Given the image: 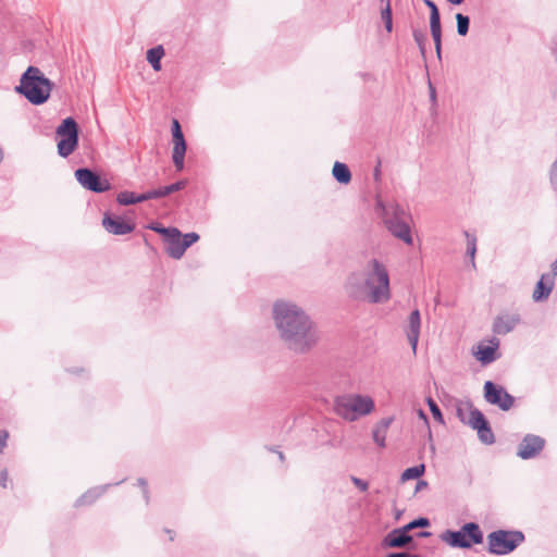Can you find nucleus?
<instances>
[{"instance_id": "nucleus-1", "label": "nucleus", "mask_w": 557, "mask_h": 557, "mask_svg": "<svg viewBox=\"0 0 557 557\" xmlns=\"http://www.w3.org/2000/svg\"><path fill=\"white\" fill-rule=\"evenodd\" d=\"M272 317L278 338L295 354L311 351L321 339L317 323L293 301L276 300L273 304Z\"/></svg>"}, {"instance_id": "nucleus-2", "label": "nucleus", "mask_w": 557, "mask_h": 557, "mask_svg": "<svg viewBox=\"0 0 557 557\" xmlns=\"http://www.w3.org/2000/svg\"><path fill=\"white\" fill-rule=\"evenodd\" d=\"M349 297L382 304L391 298L389 276L383 263L370 260L362 272L351 274L346 283Z\"/></svg>"}, {"instance_id": "nucleus-3", "label": "nucleus", "mask_w": 557, "mask_h": 557, "mask_svg": "<svg viewBox=\"0 0 557 557\" xmlns=\"http://www.w3.org/2000/svg\"><path fill=\"white\" fill-rule=\"evenodd\" d=\"M54 84L45 76L39 67L28 66L20 78L15 91L24 96L32 104L40 106L48 101Z\"/></svg>"}, {"instance_id": "nucleus-4", "label": "nucleus", "mask_w": 557, "mask_h": 557, "mask_svg": "<svg viewBox=\"0 0 557 557\" xmlns=\"http://www.w3.org/2000/svg\"><path fill=\"white\" fill-rule=\"evenodd\" d=\"M373 409L374 401L370 396L344 394L334 399L335 413L349 422L371 413Z\"/></svg>"}, {"instance_id": "nucleus-5", "label": "nucleus", "mask_w": 557, "mask_h": 557, "mask_svg": "<svg viewBox=\"0 0 557 557\" xmlns=\"http://www.w3.org/2000/svg\"><path fill=\"white\" fill-rule=\"evenodd\" d=\"M376 208L381 210L384 223L388 231L406 244H412L409 225L404 220L405 211L398 205L386 207L381 199L376 200Z\"/></svg>"}, {"instance_id": "nucleus-6", "label": "nucleus", "mask_w": 557, "mask_h": 557, "mask_svg": "<svg viewBox=\"0 0 557 557\" xmlns=\"http://www.w3.org/2000/svg\"><path fill=\"white\" fill-rule=\"evenodd\" d=\"M443 542L451 547L470 548L483 542V532L475 522L465 523L458 531L446 530L441 534Z\"/></svg>"}, {"instance_id": "nucleus-7", "label": "nucleus", "mask_w": 557, "mask_h": 557, "mask_svg": "<svg viewBox=\"0 0 557 557\" xmlns=\"http://www.w3.org/2000/svg\"><path fill=\"white\" fill-rule=\"evenodd\" d=\"M523 532L497 530L487 535V550L493 555H507L524 542Z\"/></svg>"}, {"instance_id": "nucleus-8", "label": "nucleus", "mask_w": 557, "mask_h": 557, "mask_svg": "<svg viewBox=\"0 0 557 557\" xmlns=\"http://www.w3.org/2000/svg\"><path fill=\"white\" fill-rule=\"evenodd\" d=\"M78 125L73 117L64 119L57 127L55 134L60 137L58 143V153L62 158H67L78 146Z\"/></svg>"}, {"instance_id": "nucleus-9", "label": "nucleus", "mask_w": 557, "mask_h": 557, "mask_svg": "<svg viewBox=\"0 0 557 557\" xmlns=\"http://www.w3.org/2000/svg\"><path fill=\"white\" fill-rule=\"evenodd\" d=\"M470 408V417L468 420L463 417L462 408L457 409L458 418L466 424L470 425L472 429L478 431V436L480 441L484 444L491 445L495 442V437L493 431L490 426L488 421L485 419L484 414L476 408H472L469 404Z\"/></svg>"}, {"instance_id": "nucleus-10", "label": "nucleus", "mask_w": 557, "mask_h": 557, "mask_svg": "<svg viewBox=\"0 0 557 557\" xmlns=\"http://www.w3.org/2000/svg\"><path fill=\"white\" fill-rule=\"evenodd\" d=\"M484 398L485 400L499 409L507 411L515 403L513 396H511L503 386L486 381L484 384Z\"/></svg>"}, {"instance_id": "nucleus-11", "label": "nucleus", "mask_w": 557, "mask_h": 557, "mask_svg": "<svg viewBox=\"0 0 557 557\" xmlns=\"http://www.w3.org/2000/svg\"><path fill=\"white\" fill-rule=\"evenodd\" d=\"M77 182L86 189L94 193H103L111 188L107 180H102L96 172L88 168H81L75 171Z\"/></svg>"}, {"instance_id": "nucleus-12", "label": "nucleus", "mask_w": 557, "mask_h": 557, "mask_svg": "<svg viewBox=\"0 0 557 557\" xmlns=\"http://www.w3.org/2000/svg\"><path fill=\"white\" fill-rule=\"evenodd\" d=\"M424 4L430 9V30L434 41L437 58H442V26L441 15L437 5L432 0H423Z\"/></svg>"}, {"instance_id": "nucleus-13", "label": "nucleus", "mask_w": 557, "mask_h": 557, "mask_svg": "<svg viewBox=\"0 0 557 557\" xmlns=\"http://www.w3.org/2000/svg\"><path fill=\"white\" fill-rule=\"evenodd\" d=\"M545 446V440L539 435L527 434L518 446L517 456L523 460L537 456Z\"/></svg>"}, {"instance_id": "nucleus-14", "label": "nucleus", "mask_w": 557, "mask_h": 557, "mask_svg": "<svg viewBox=\"0 0 557 557\" xmlns=\"http://www.w3.org/2000/svg\"><path fill=\"white\" fill-rule=\"evenodd\" d=\"M421 329V315L418 309H414L408 317V323L406 325L405 332L408 338V342L412 348L413 355L417 354V346L420 336Z\"/></svg>"}, {"instance_id": "nucleus-15", "label": "nucleus", "mask_w": 557, "mask_h": 557, "mask_svg": "<svg viewBox=\"0 0 557 557\" xmlns=\"http://www.w3.org/2000/svg\"><path fill=\"white\" fill-rule=\"evenodd\" d=\"M521 319L518 313H502L494 319L493 332L497 335H506L510 333Z\"/></svg>"}, {"instance_id": "nucleus-16", "label": "nucleus", "mask_w": 557, "mask_h": 557, "mask_svg": "<svg viewBox=\"0 0 557 557\" xmlns=\"http://www.w3.org/2000/svg\"><path fill=\"white\" fill-rule=\"evenodd\" d=\"M102 225L107 232L114 235H126L133 232L134 225L117 216L106 213Z\"/></svg>"}, {"instance_id": "nucleus-17", "label": "nucleus", "mask_w": 557, "mask_h": 557, "mask_svg": "<svg viewBox=\"0 0 557 557\" xmlns=\"http://www.w3.org/2000/svg\"><path fill=\"white\" fill-rule=\"evenodd\" d=\"M412 541V536L404 528L394 529L382 541L384 548H401Z\"/></svg>"}, {"instance_id": "nucleus-18", "label": "nucleus", "mask_w": 557, "mask_h": 557, "mask_svg": "<svg viewBox=\"0 0 557 557\" xmlns=\"http://www.w3.org/2000/svg\"><path fill=\"white\" fill-rule=\"evenodd\" d=\"M165 251L166 253L174 258L181 259L186 250L185 245L182 240V234L176 228V232L172 233L165 240Z\"/></svg>"}, {"instance_id": "nucleus-19", "label": "nucleus", "mask_w": 557, "mask_h": 557, "mask_svg": "<svg viewBox=\"0 0 557 557\" xmlns=\"http://www.w3.org/2000/svg\"><path fill=\"white\" fill-rule=\"evenodd\" d=\"M393 420H394L393 417H387V418L381 419L375 424V426L372 431L373 442L381 448H384L386 446L385 438H386L387 430L389 429Z\"/></svg>"}, {"instance_id": "nucleus-20", "label": "nucleus", "mask_w": 557, "mask_h": 557, "mask_svg": "<svg viewBox=\"0 0 557 557\" xmlns=\"http://www.w3.org/2000/svg\"><path fill=\"white\" fill-rule=\"evenodd\" d=\"M546 278H549V276L542 275L541 280L537 282L532 295L534 301H543L549 297L554 287V283L552 280H549V282L546 283Z\"/></svg>"}, {"instance_id": "nucleus-21", "label": "nucleus", "mask_w": 557, "mask_h": 557, "mask_svg": "<svg viewBox=\"0 0 557 557\" xmlns=\"http://www.w3.org/2000/svg\"><path fill=\"white\" fill-rule=\"evenodd\" d=\"M493 346H480L475 352L476 359L482 364H488L496 359V349L498 348V341L495 339Z\"/></svg>"}, {"instance_id": "nucleus-22", "label": "nucleus", "mask_w": 557, "mask_h": 557, "mask_svg": "<svg viewBox=\"0 0 557 557\" xmlns=\"http://www.w3.org/2000/svg\"><path fill=\"white\" fill-rule=\"evenodd\" d=\"M108 485L96 486L88 490L85 494H83L77 500L76 506H84L92 504L97 498H99L108 488Z\"/></svg>"}, {"instance_id": "nucleus-23", "label": "nucleus", "mask_w": 557, "mask_h": 557, "mask_svg": "<svg viewBox=\"0 0 557 557\" xmlns=\"http://www.w3.org/2000/svg\"><path fill=\"white\" fill-rule=\"evenodd\" d=\"M332 174L341 184H348L351 181L350 170L345 163L336 161L333 165Z\"/></svg>"}, {"instance_id": "nucleus-24", "label": "nucleus", "mask_w": 557, "mask_h": 557, "mask_svg": "<svg viewBox=\"0 0 557 557\" xmlns=\"http://www.w3.org/2000/svg\"><path fill=\"white\" fill-rule=\"evenodd\" d=\"M164 55L162 46H157L147 51V61L150 63L154 71L161 70V59Z\"/></svg>"}, {"instance_id": "nucleus-25", "label": "nucleus", "mask_w": 557, "mask_h": 557, "mask_svg": "<svg viewBox=\"0 0 557 557\" xmlns=\"http://www.w3.org/2000/svg\"><path fill=\"white\" fill-rule=\"evenodd\" d=\"M186 149V143L173 145L172 160L177 171H182L184 168Z\"/></svg>"}, {"instance_id": "nucleus-26", "label": "nucleus", "mask_w": 557, "mask_h": 557, "mask_svg": "<svg viewBox=\"0 0 557 557\" xmlns=\"http://www.w3.org/2000/svg\"><path fill=\"white\" fill-rule=\"evenodd\" d=\"M424 472H425V465L424 463H420L418 466L407 468L401 473L400 480L403 482H406V481H409V480L419 479L420 476H422L424 474Z\"/></svg>"}, {"instance_id": "nucleus-27", "label": "nucleus", "mask_w": 557, "mask_h": 557, "mask_svg": "<svg viewBox=\"0 0 557 557\" xmlns=\"http://www.w3.org/2000/svg\"><path fill=\"white\" fill-rule=\"evenodd\" d=\"M463 235L467 239V256L471 259V264L473 268H475V253H476V236L474 234H471L468 231L463 232Z\"/></svg>"}, {"instance_id": "nucleus-28", "label": "nucleus", "mask_w": 557, "mask_h": 557, "mask_svg": "<svg viewBox=\"0 0 557 557\" xmlns=\"http://www.w3.org/2000/svg\"><path fill=\"white\" fill-rule=\"evenodd\" d=\"M457 33L459 36H466L469 32L470 18L462 13L456 14Z\"/></svg>"}, {"instance_id": "nucleus-29", "label": "nucleus", "mask_w": 557, "mask_h": 557, "mask_svg": "<svg viewBox=\"0 0 557 557\" xmlns=\"http://www.w3.org/2000/svg\"><path fill=\"white\" fill-rule=\"evenodd\" d=\"M381 17L384 22L385 29L391 33L393 29V20H392V7H391V0H387V4L385 8L381 11Z\"/></svg>"}, {"instance_id": "nucleus-30", "label": "nucleus", "mask_w": 557, "mask_h": 557, "mask_svg": "<svg viewBox=\"0 0 557 557\" xmlns=\"http://www.w3.org/2000/svg\"><path fill=\"white\" fill-rule=\"evenodd\" d=\"M116 201L121 206H131L135 205V193L124 190L117 194Z\"/></svg>"}, {"instance_id": "nucleus-31", "label": "nucleus", "mask_w": 557, "mask_h": 557, "mask_svg": "<svg viewBox=\"0 0 557 557\" xmlns=\"http://www.w3.org/2000/svg\"><path fill=\"white\" fill-rule=\"evenodd\" d=\"M412 36H413L416 44L418 45V47L420 49L421 54L424 55L425 54L426 34L423 30L413 29Z\"/></svg>"}, {"instance_id": "nucleus-32", "label": "nucleus", "mask_w": 557, "mask_h": 557, "mask_svg": "<svg viewBox=\"0 0 557 557\" xmlns=\"http://www.w3.org/2000/svg\"><path fill=\"white\" fill-rule=\"evenodd\" d=\"M426 403H428V406L430 408V411L433 416V418L438 421L440 423H444V417H443V413L440 409V407L437 406V404L434 401L433 398L429 397L426 399Z\"/></svg>"}, {"instance_id": "nucleus-33", "label": "nucleus", "mask_w": 557, "mask_h": 557, "mask_svg": "<svg viewBox=\"0 0 557 557\" xmlns=\"http://www.w3.org/2000/svg\"><path fill=\"white\" fill-rule=\"evenodd\" d=\"M430 525V521L428 518H418L409 522L408 524L404 525L403 528L409 533V531L416 529V528H426Z\"/></svg>"}, {"instance_id": "nucleus-34", "label": "nucleus", "mask_w": 557, "mask_h": 557, "mask_svg": "<svg viewBox=\"0 0 557 557\" xmlns=\"http://www.w3.org/2000/svg\"><path fill=\"white\" fill-rule=\"evenodd\" d=\"M152 231L163 236V239L165 240L172 233L176 232V227H164L161 224H152L150 226Z\"/></svg>"}, {"instance_id": "nucleus-35", "label": "nucleus", "mask_w": 557, "mask_h": 557, "mask_svg": "<svg viewBox=\"0 0 557 557\" xmlns=\"http://www.w3.org/2000/svg\"><path fill=\"white\" fill-rule=\"evenodd\" d=\"M185 186H186V181L175 182V183H173L171 185L162 187L163 195L164 196H169V195H171V194H173L175 191H178V190L183 189Z\"/></svg>"}, {"instance_id": "nucleus-36", "label": "nucleus", "mask_w": 557, "mask_h": 557, "mask_svg": "<svg viewBox=\"0 0 557 557\" xmlns=\"http://www.w3.org/2000/svg\"><path fill=\"white\" fill-rule=\"evenodd\" d=\"M198 239L199 235L194 232L185 234L182 238L186 249L190 247L194 243H196Z\"/></svg>"}, {"instance_id": "nucleus-37", "label": "nucleus", "mask_w": 557, "mask_h": 557, "mask_svg": "<svg viewBox=\"0 0 557 557\" xmlns=\"http://www.w3.org/2000/svg\"><path fill=\"white\" fill-rule=\"evenodd\" d=\"M351 482L358 487L360 491L366 492L369 487L368 483L357 476H351Z\"/></svg>"}, {"instance_id": "nucleus-38", "label": "nucleus", "mask_w": 557, "mask_h": 557, "mask_svg": "<svg viewBox=\"0 0 557 557\" xmlns=\"http://www.w3.org/2000/svg\"><path fill=\"white\" fill-rule=\"evenodd\" d=\"M148 194V199H157V198H162V197H165L163 195V189L162 187L158 188V189H152V190H149L147 191Z\"/></svg>"}, {"instance_id": "nucleus-39", "label": "nucleus", "mask_w": 557, "mask_h": 557, "mask_svg": "<svg viewBox=\"0 0 557 557\" xmlns=\"http://www.w3.org/2000/svg\"><path fill=\"white\" fill-rule=\"evenodd\" d=\"M550 182L553 185H555L557 183V159L552 164V168H550Z\"/></svg>"}, {"instance_id": "nucleus-40", "label": "nucleus", "mask_w": 557, "mask_h": 557, "mask_svg": "<svg viewBox=\"0 0 557 557\" xmlns=\"http://www.w3.org/2000/svg\"><path fill=\"white\" fill-rule=\"evenodd\" d=\"M182 133L183 132H182L180 122L176 119H174L172 121V135H175V134L177 135V134H182Z\"/></svg>"}, {"instance_id": "nucleus-41", "label": "nucleus", "mask_w": 557, "mask_h": 557, "mask_svg": "<svg viewBox=\"0 0 557 557\" xmlns=\"http://www.w3.org/2000/svg\"><path fill=\"white\" fill-rule=\"evenodd\" d=\"M373 178L375 182L381 181V161L377 162V165L375 166L373 171Z\"/></svg>"}, {"instance_id": "nucleus-42", "label": "nucleus", "mask_w": 557, "mask_h": 557, "mask_svg": "<svg viewBox=\"0 0 557 557\" xmlns=\"http://www.w3.org/2000/svg\"><path fill=\"white\" fill-rule=\"evenodd\" d=\"M7 482H8V471L7 470H2L0 472V485L2 487H7Z\"/></svg>"}, {"instance_id": "nucleus-43", "label": "nucleus", "mask_w": 557, "mask_h": 557, "mask_svg": "<svg viewBox=\"0 0 557 557\" xmlns=\"http://www.w3.org/2000/svg\"><path fill=\"white\" fill-rule=\"evenodd\" d=\"M138 484L143 487L145 499L148 502L147 482L145 479H138Z\"/></svg>"}, {"instance_id": "nucleus-44", "label": "nucleus", "mask_w": 557, "mask_h": 557, "mask_svg": "<svg viewBox=\"0 0 557 557\" xmlns=\"http://www.w3.org/2000/svg\"><path fill=\"white\" fill-rule=\"evenodd\" d=\"M387 557H419L418 555L400 552V553H392L387 555Z\"/></svg>"}, {"instance_id": "nucleus-45", "label": "nucleus", "mask_w": 557, "mask_h": 557, "mask_svg": "<svg viewBox=\"0 0 557 557\" xmlns=\"http://www.w3.org/2000/svg\"><path fill=\"white\" fill-rule=\"evenodd\" d=\"M172 139H173V145L186 143L183 133L182 134H177V135L176 134L172 135Z\"/></svg>"}, {"instance_id": "nucleus-46", "label": "nucleus", "mask_w": 557, "mask_h": 557, "mask_svg": "<svg viewBox=\"0 0 557 557\" xmlns=\"http://www.w3.org/2000/svg\"><path fill=\"white\" fill-rule=\"evenodd\" d=\"M146 200H149L147 193H144V194H140V195H136L135 194V203L144 202Z\"/></svg>"}, {"instance_id": "nucleus-47", "label": "nucleus", "mask_w": 557, "mask_h": 557, "mask_svg": "<svg viewBox=\"0 0 557 557\" xmlns=\"http://www.w3.org/2000/svg\"><path fill=\"white\" fill-rule=\"evenodd\" d=\"M426 486H428V482L420 480V481H418V483L416 485V492L421 491L422 488H425Z\"/></svg>"}, {"instance_id": "nucleus-48", "label": "nucleus", "mask_w": 557, "mask_h": 557, "mask_svg": "<svg viewBox=\"0 0 557 557\" xmlns=\"http://www.w3.org/2000/svg\"><path fill=\"white\" fill-rule=\"evenodd\" d=\"M430 97L432 101H435L436 94L434 87L430 84Z\"/></svg>"}, {"instance_id": "nucleus-49", "label": "nucleus", "mask_w": 557, "mask_h": 557, "mask_svg": "<svg viewBox=\"0 0 557 557\" xmlns=\"http://www.w3.org/2000/svg\"><path fill=\"white\" fill-rule=\"evenodd\" d=\"M418 414H419V417H420V418H421L425 423H428V416L425 414V412H424L422 409H420V410L418 411Z\"/></svg>"}, {"instance_id": "nucleus-50", "label": "nucleus", "mask_w": 557, "mask_h": 557, "mask_svg": "<svg viewBox=\"0 0 557 557\" xmlns=\"http://www.w3.org/2000/svg\"><path fill=\"white\" fill-rule=\"evenodd\" d=\"M447 2H449L450 4H454V5H459L461 4L465 0H446Z\"/></svg>"}, {"instance_id": "nucleus-51", "label": "nucleus", "mask_w": 557, "mask_h": 557, "mask_svg": "<svg viewBox=\"0 0 557 557\" xmlns=\"http://www.w3.org/2000/svg\"><path fill=\"white\" fill-rule=\"evenodd\" d=\"M430 534H431L430 532L421 531V532L419 533V536H421V537H426V536H429Z\"/></svg>"}, {"instance_id": "nucleus-52", "label": "nucleus", "mask_w": 557, "mask_h": 557, "mask_svg": "<svg viewBox=\"0 0 557 557\" xmlns=\"http://www.w3.org/2000/svg\"><path fill=\"white\" fill-rule=\"evenodd\" d=\"M552 268H553V272H554V274H557V259H556V260H555V262L553 263Z\"/></svg>"}, {"instance_id": "nucleus-53", "label": "nucleus", "mask_w": 557, "mask_h": 557, "mask_svg": "<svg viewBox=\"0 0 557 557\" xmlns=\"http://www.w3.org/2000/svg\"><path fill=\"white\" fill-rule=\"evenodd\" d=\"M166 532L170 534V540H174V533L171 530H166Z\"/></svg>"}, {"instance_id": "nucleus-54", "label": "nucleus", "mask_w": 557, "mask_h": 557, "mask_svg": "<svg viewBox=\"0 0 557 557\" xmlns=\"http://www.w3.org/2000/svg\"><path fill=\"white\" fill-rule=\"evenodd\" d=\"M278 458H280L281 460H283V459H284V455H283V453H278Z\"/></svg>"}, {"instance_id": "nucleus-55", "label": "nucleus", "mask_w": 557, "mask_h": 557, "mask_svg": "<svg viewBox=\"0 0 557 557\" xmlns=\"http://www.w3.org/2000/svg\"><path fill=\"white\" fill-rule=\"evenodd\" d=\"M124 480H121L120 482H116L115 485H120Z\"/></svg>"}, {"instance_id": "nucleus-56", "label": "nucleus", "mask_w": 557, "mask_h": 557, "mask_svg": "<svg viewBox=\"0 0 557 557\" xmlns=\"http://www.w3.org/2000/svg\"><path fill=\"white\" fill-rule=\"evenodd\" d=\"M382 2H386L387 3V0H381Z\"/></svg>"}]
</instances>
